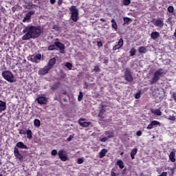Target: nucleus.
Wrapping results in <instances>:
<instances>
[{"instance_id": "obj_16", "label": "nucleus", "mask_w": 176, "mask_h": 176, "mask_svg": "<svg viewBox=\"0 0 176 176\" xmlns=\"http://www.w3.org/2000/svg\"><path fill=\"white\" fill-rule=\"evenodd\" d=\"M140 54H146L148 53V49L145 46H141L138 48Z\"/></svg>"}, {"instance_id": "obj_45", "label": "nucleus", "mask_w": 176, "mask_h": 176, "mask_svg": "<svg viewBox=\"0 0 176 176\" xmlns=\"http://www.w3.org/2000/svg\"><path fill=\"white\" fill-rule=\"evenodd\" d=\"M109 138L107 137H104L100 139V141L101 142H107V141H108Z\"/></svg>"}, {"instance_id": "obj_3", "label": "nucleus", "mask_w": 176, "mask_h": 176, "mask_svg": "<svg viewBox=\"0 0 176 176\" xmlns=\"http://www.w3.org/2000/svg\"><path fill=\"white\" fill-rule=\"evenodd\" d=\"M69 11L71 12V19L74 23H76V21L79 20V10L76 8V6H72L69 8Z\"/></svg>"}, {"instance_id": "obj_51", "label": "nucleus", "mask_w": 176, "mask_h": 176, "mask_svg": "<svg viewBox=\"0 0 176 176\" xmlns=\"http://www.w3.org/2000/svg\"><path fill=\"white\" fill-rule=\"evenodd\" d=\"M72 138H74V135H70L69 137L67 139V141L68 142H69L72 141Z\"/></svg>"}, {"instance_id": "obj_60", "label": "nucleus", "mask_w": 176, "mask_h": 176, "mask_svg": "<svg viewBox=\"0 0 176 176\" xmlns=\"http://www.w3.org/2000/svg\"><path fill=\"white\" fill-rule=\"evenodd\" d=\"M170 171H171L172 175L174 174V168H170Z\"/></svg>"}, {"instance_id": "obj_53", "label": "nucleus", "mask_w": 176, "mask_h": 176, "mask_svg": "<svg viewBox=\"0 0 176 176\" xmlns=\"http://www.w3.org/2000/svg\"><path fill=\"white\" fill-rule=\"evenodd\" d=\"M136 135H138V137H141V135H142V131H138L136 133Z\"/></svg>"}, {"instance_id": "obj_29", "label": "nucleus", "mask_w": 176, "mask_h": 176, "mask_svg": "<svg viewBox=\"0 0 176 176\" xmlns=\"http://www.w3.org/2000/svg\"><path fill=\"white\" fill-rule=\"evenodd\" d=\"M26 134L27 138H28V140H31L32 138V131H31L30 129H28L26 131Z\"/></svg>"}, {"instance_id": "obj_48", "label": "nucleus", "mask_w": 176, "mask_h": 176, "mask_svg": "<svg viewBox=\"0 0 176 176\" xmlns=\"http://www.w3.org/2000/svg\"><path fill=\"white\" fill-rule=\"evenodd\" d=\"M102 61L103 64H105L106 65H108V63H109V60L108 59V58H104Z\"/></svg>"}, {"instance_id": "obj_11", "label": "nucleus", "mask_w": 176, "mask_h": 176, "mask_svg": "<svg viewBox=\"0 0 176 176\" xmlns=\"http://www.w3.org/2000/svg\"><path fill=\"white\" fill-rule=\"evenodd\" d=\"M85 120H86L85 118H80L78 120V124H80V126L81 127H89V126L91 125V122H85Z\"/></svg>"}, {"instance_id": "obj_24", "label": "nucleus", "mask_w": 176, "mask_h": 176, "mask_svg": "<svg viewBox=\"0 0 176 176\" xmlns=\"http://www.w3.org/2000/svg\"><path fill=\"white\" fill-rule=\"evenodd\" d=\"M105 135H107V138H113V137H115V133H113V131H107L104 132Z\"/></svg>"}, {"instance_id": "obj_17", "label": "nucleus", "mask_w": 176, "mask_h": 176, "mask_svg": "<svg viewBox=\"0 0 176 176\" xmlns=\"http://www.w3.org/2000/svg\"><path fill=\"white\" fill-rule=\"evenodd\" d=\"M16 148H20L21 149H28L27 145L24 144L23 142H18L15 146Z\"/></svg>"}, {"instance_id": "obj_25", "label": "nucleus", "mask_w": 176, "mask_h": 176, "mask_svg": "<svg viewBox=\"0 0 176 176\" xmlns=\"http://www.w3.org/2000/svg\"><path fill=\"white\" fill-rule=\"evenodd\" d=\"M151 112L154 113V115H157V116H162V111L159 109H152Z\"/></svg>"}, {"instance_id": "obj_55", "label": "nucleus", "mask_w": 176, "mask_h": 176, "mask_svg": "<svg viewBox=\"0 0 176 176\" xmlns=\"http://www.w3.org/2000/svg\"><path fill=\"white\" fill-rule=\"evenodd\" d=\"M97 45H98V47H102V42L98 41Z\"/></svg>"}, {"instance_id": "obj_18", "label": "nucleus", "mask_w": 176, "mask_h": 176, "mask_svg": "<svg viewBox=\"0 0 176 176\" xmlns=\"http://www.w3.org/2000/svg\"><path fill=\"white\" fill-rule=\"evenodd\" d=\"M175 155H176V151H171L168 155L169 160L172 163H175Z\"/></svg>"}, {"instance_id": "obj_47", "label": "nucleus", "mask_w": 176, "mask_h": 176, "mask_svg": "<svg viewBox=\"0 0 176 176\" xmlns=\"http://www.w3.org/2000/svg\"><path fill=\"white\" fill-rule=\"evenodd\" d=\"M38 74L45 75V68H43L38 71Z\"/></svg>"}, {"instance_id": "obj_43", "label": "nucleus", "mask_w": 176, "mask_h": 176, "mask_svg": "<svg viewBox=\"0 0 176 176\" xmlns=\"http://www.w3.org/2000/svg\"><path fill=\"white\" fill-rule=\"evenodd\" d=\"M140 97H141V91H138L137 94H135V98H136V100H138V98H140Z\"/></svg>"}, {"instance_id": "obj_28", "label": "nucleus", "mask_w": 176, "mask_h": 176, "mask_svg": "<svg viewBox=\"0 0 176 176\" xmlns=\"http://www.w3.org/2000/svg\"><path fill=\"white\" fill-rule=\"evenodd\" d=\"M131 57H133L137 54V50L135 47H132L129 52Z\"/></svg>"}, {"instance_id": "obj_39", "label": "nucleus", "mask_w": 176, "mask_h": 176, "mask_svg": "<svg viewBox=\"0 0 176 176\" xmlns=\"http://www.w3.org/2000/svg\"><path fill=\"white\" fill-rule=\"evenodd\" d=\"M48 50H57V49L56 48V45H51L48 47Z\"/></svg>"}, {"instance_id": "obj_56", "label": "nucleus", "mask_w": 176, "mask_h": 176, "mask_svg": "<svg viewBox=\"0 0 176 176\" xmlns=\"http://www.w3.org/2000/svg\"><path fill=\"white\" fill-rule=\"evenodd\" d=\"M99 118H101V119H104V113H99L98 114Z\"/></svg>"}, {"instance_id": "obj_8", "label": "nucleus", "mask_w": 176, "mask_h": 176, "mask_svg": "<svg viewBox=\"0 0 176 176\" xmlns=\"http://www.w3.org/2000/svg\"><path fill=\"white\" fill-rule=\"evenodd\" d=\"M56 64V58H52L49 60L47 66L45 67V74H47L52 68H53V66Z\"/></svg>"}, {"instance_id": "obj_62", "label": "nucleus", "mask_w": 176, "mask_h": 176, "mask_svg": "<svg viewBox=\"0 0 176 176\" xmlns=\"http://www.w3.org/2000/svg\"><path fill=\"white\" fill-rule=\"evenodd\" d=\"M62 94H64V96H67V91H64Z\"/></svg>"}, {"instance_id": "obj_19", "label": "nucleus", "mask_w": 176, "mask_h": 176, "mask_svg": "<svg viewBox=\"0 0 176 176\" xmlns=\"http://www.w3.org/2000/svg\"><path fill=\"white\" fill-rule=\"evenodd\" d=\"M3 111H6V102L0 100V113Z\"/></svg>"}, {"instance_id": "obj_63", "label": "nucleus", "mask_w": 176, "mask_h": 176, "mask_svg": "<svg viewBox=\"0 0 176 176\" xmlns=\"http://www.w3.org/2000/svg\"><path fill=\"white\" fill-rule=\"evenodd\" d=\"M88 85H87V82H85V87H84V89H87Z\"/></svg>"}, {"instance_id": "obj_31", "label": "nucleus", "mask_w": 176, "mask_h": 176, "mask_svg": "<svg viewBox=\"0 0 176 176\" xmlns=\"http://www.w3.org/2000/svg\"><path fill=\"white\" fill-rule=\"evenodd\" d=\"M60 87V82H56L52 87V90H57Z\"/></svg>"}, {"instance_id": "obj_2", "label": "nucleus", "mask_w": 176, "mask_h": 176, "mask_svg": "<svg viewBox=\"0 0 176 176\" xmlns=\"http://www.w3.org/2000/svg\"><path fill=\"white\" fill-rule=\"evenodd\" d=\"M167 74V70L160 68L154 72L153 78L149 80L150 85H156L161 78H163Z\"/></svg>"}, {"instance_id": "obj_6", "label": "nucleus", "mask_w": 176, "mask_h": 176, "mask_svg": "<svg viewBox=\"0 0 176 176\" xmlns=\"http://www.w3.org/2000/svg\"><path fill=\"white\" fill-rule=\"evenodd\" d=\"M151 23H153V25L155 27H157L158 28H162L164 27V21L162 18L158 19H153L151 21Z\"/></svg>"}, {"instance_id": "obj_30", "label": "nucleus", "mask_w": 176, "mask_h": 176, "mask_svg": "<svg viewBox=\"0 0 176 176\" xmlns=\"http://www.w3.org/2000/svg\"><path fill=\"white\" fill-rule=\"evenodd\" d=\"M34 124L35 127H40L41 126V121L38 119H35L34 120Z\"/></svg>"}, {"instance_id": "obj_22", "label": "nucleus", "mask_w": 176, "mask_h": 176, "mask_svg": "<svg viewBox=\"0 0 176 176\" xmlns=\"http://www.w3.org/2000/svg\"><path fill=\"white\" fill-rule=\"evenodd\" d=\"M138 153V148H135L131 150V157L132 160H134L135 159V155Z\"/></svg>"}, {"instance_id": "obj_35", "label": "nucleus", "mask_w": 176, "mask_h": 176, "mask_svg": "<svg viewBox=\"0 0 176 176\" xmlns=\"http://www.w3.org/2000/svg\"><path fill=\"white\" fill-rule=\"evenodd\" d=\"M82 100H83V92L80 91L79 95L78 96V101H82Z\"/></svg>"}, {"instance_id": "obj_42", "label": "nucleus", "mask_w": 176, "mask_h": 176, "mask_svg": "<svg viewBox=\"0 0 176 176\" xmlns=\"http://www.w3.org/2000/svg\"><path fill=\"white\" fill-rule=\"evenodd\" d=\"M115 171H116L115 168H112L111 170L110 176H118L116 175V173H115Z\"/></svg>"}, {"instance_id": "obj_32", "label": "nucleus", "mask_w": 176, "mask_h": 176, "mask_svg": "<svg viewBox=\"0 0 176 176\" xmlns=\"http://www.w3.org/2000/svg\"><path fill=\"white\" fill-rule=\"evenodd\" d=\"M92 72H101V69L100 68V66H95L94 69L92 70Z\"/></svg>"}, {"instance_id": "obj_9", "label": "nucleus", "mask_w": 176, "mask_h": 176, "mask_svg": "<svg viewBox=\"0 0 176 176\" xmlns=\"http://www.w3.org/2000/svg\"><path fill=\"white\" fill-rule=\"evenodd\" d=\"M14 155L15 156V159L19 160V162H23L24 157H23V155L20 153V151L17 147L14 148Z\"/></svg>"}, {"instance_id": "obj_49", "label": "nucleus", "mask_w": 176, "mask_h": 176, "mask_svg": "<svg viewBox=\"0 0 176 176\" xmlns=\"http://www.w3.org/2000/svg\"><path fill=\"white\" fill-rule=\"evenodd\" d=\"M100 112L101 113H105V112H107V110H105L104 105H102V109H100Z\"/></svg>"}, {"instance_id": "obj_7", "label": "nucleus", "mask_w": 176, "mask_h": 176, "mask_svg": "<svg viewBox=\"0 0 176 176\" xmlns=\"http://www.w3.org/2000/svg\"><path fill=\"white\" fill-rule=\"evenodd\" d=\"M58 156L62 162H67L68 157L67 156V151L64 149H60L58 152Z\"/></svg>"}, {"instance_id": "obj_23", "label": "nucleus", "mask_w": 176, "mask_h": 176, "mask_svg": "<svg viewBox=\"0 0 176 176\" xmlns=\"http://www.w3.org/2000/svg\"><path fill=\"white\" fill-rule=\"evenodd\" d=\"M111 27L115 30V31H118V23H116V21L115 19H112L111 21Z\"/></svg>"}, {"instance_id": "obj_27", "label": "nucleus", "mask_w": 176, "mask_h": 176, "mask_svg": "<svg viewBox=\"0 0 176 176\" xmlns=\"http://www.w3.org/2000/svg\"><path fill=\"white\" fill-rule=\"evenodd\" d=\"M36 101L38 102V104H45V98L44 96H40L37 98Z\"/></svg>"}, {"instance_id": "obj_61", "label": "nucleus", "mask_w": 176, "mask_h": 176, "mask_svg": "<svg viewBox=\"0 0 176 176\" xmlns=\"http://www.w3.org/2000/svg\"><path fill=\"white\" fill-rule=\"evenodd\" d=\"M100 21H102L103 23H105V21H107L105 19H104L103 18H101Z\"/></svg>"}, {"instance_id": "obj_4", "label": "nucleus", "mask_w": 176, "mask_h": 176, "mask_svg": "<svg viewBox=\"0 0 176 176\" xmlns=\"http://www.w3.org/2000/svg\"><path fill=\"white\" fill-rule=\"evenodd\" d=\"M3 78L9 82L10 83H13L14 82V76H13V73L10 71H4L1 73Z\"/></svg>"}, {"instance_id": "obj_38", "label": "nucleus", "mask_w": 176, "mask_h": 176, "mask_svg": "<svg viewBox=\"0 0 176 176\" xmlns=\"http://www.w3.org/2000/svg\"><path fill=\"white\" fill-rule=\"evenodd\" d=\"M168 12L169 13H174V7L172 6H170L168 7Z\"/></svg>"}, {"instance_id": "obj_52", "label": "nucleus", "mask_w": 176, "mask_h": 176, "mask_svg": "<svg viewBox=\"0 0 176 176\" xmlns=\"http://www.w3.org/2000/svg\"><path fill=\"white\" fill-rule=\"evenodd\" d=\"M53 30H55V31H58V30H60V28H58V25H55L53 26Z\"/></svg>"}, {"instance_id": "obj_15", "label": "nucleus", "mask_w": 176, "mask_h": 176, "mask_svg": "<svg viewBox=\"0 0 176 176\" xmlns=\"http://www.w3.org/2000/svg\"><path fill=\"white\" fill-rule=\"evenodd\" d=\"M123 38H120L117 44L113 47V51L116 52V50H119V49L123 47Z\"/></svg>"}, {"instance_id": "obj_40", "label": "nucleus", "mask_w": 176, "mask_h": 176, "mask_svg": "<svg viewBox=\"0 0 176 176\" xmlns=\"http://www.w3.org/2000/svg\"><path fill=\"white\" fill-rule=\"evenodd\" d=\"M65 67H67V68H68V69H72V63L67 62L65 64Z\"/></svg>"}, {"instance_id": "obj_37", "label": "nucleus", "mask_w": 176, "mask_h": 176, "mask_svg": "<svg viewBox=\"0 0 176 176\" xmlns=\"http://www.w3.org/2000/svg\"><path fill=\"white\" fill-rule=\"evenodd\" d=\"M130 3H131V0H123V5H124V6H129Z\"/></svg>"}, {"instance_id": "obj_58", "label": "nucleus", "mask_w": 176, "mask_h": 176, "mask_svg": "<svg viewBox=\"0 0 176 176\" xmlns=\"http://www.w3.org/2000/svg\"><path fill=\"white\" fill-rule=\"evenodd\" d=\"M50 3L54 5V3H56V0H50Z\"/></svg>"}, {"instance_id": "obj_44", "label": "nucleus", "mask_w": 176, "mask_h": 176, "mask_svg": "<svg viewBox=\"0 0 176 176\" xmlns=\"http://www.w3.org/2000/svg\"><path fill=\"white\" fill-rule=\"evenodd\" d=\"M83 162H85V160H83V158H78L77 160L78 164H82Z\"/></svg>"}, {"instance_id": "obj_13", "label": "nucleus", "mask_w": 176, "mask_h": 176, "mask_svg": "<svg viewBox=\"0 0 176 176\" xmlns=\"http://www.w3.org/2000/svg\"><path fill=\"white\" fill-rule=\"evenodd\" d=\"M41 58H42V55L41 54L32 55L30 57V61H32V63H35L36 64H38V63H39L38 60H41Z\"/></svg>"}, {"instance_id": "obj_21", "label": "nucleus", "mask_w": 176, "mask_h": 176, "mask_svg": "<svg viewBox=\"0 0 176 176\" xmlns=\"http://www.w3.org/2000/svg\"><path fill=\"white\" fill-rule=\"evenodd\" d=\"M108 153V150L107 148H103L99 153L100 159H102V157H105V155Z\"/></svg>"}, {"instance_id": "obj_26", "label": "nucleus", "mask_w": 176, "mask_h": 176, "mask_svg": "<svg viewBox=\"0 0 176 176\" xmlns=\"http://www.w3.org/2000/svg\"><path fill=\"white\" fill-rule=\"evenodd\" d=\"M117 166L121 169L124 168V162L122 160H119L116 162Z\"/></svg>"}, {"instance_id": "obj_1", "label": "nucleus", "mask_w": 176, "mask_h": 176, "mask_svg": "<svg viewBox=\"0 0 176 176\" xmlns=\"http://www.w3.org/2000/svg\"><path fill=\"white\" fill-rule=\"evenodd\" d=\"M23 33L25 34V35L22 36V40L28 41L29 39H35V38H38L42 33V31L35 26L28 25L23 29Z\"/></svg>"}, {"instance_id": "obj_41", "label": "nucleus", "mask_w": 176, "mask_h": 176, "mask_svg": "<svg viewBox=\"0 0 176 176\" xmlns=\"http://www.w3.org/2000/svg\"><path fill=\"white\" fill-rule=\"evenodd\" d=\"M31 19V16L27 14L26 16L23 18V22L25 23L26 20H30Z\"/></svg>"}, {"instance_id": "obj_57", "label": "nucleus", "mask_w": 176, "mask_h": 176, "mask_svg": "<svg viewBox=\"0 0 176 176\" xmlns=\"http://www.w3.org/2000/svg\"><path fill=\"white\" fill-rule=\"evenodd\" d=\"M63 1H64V0H58V6H61V5L63 3Z\"/></svg>"}, {"instance_id": "obj_33", "label": "nucleus", "mask_w": 176, "mask_h": 176, "mask_svg": "<svg viewBox=\"0 0 176 176\" xmlns=\"http://www.w3.org/2000/svg\"><path fill=\"white\" fill-rule=\"evenodd\" d=\"M34 8H35V6L34 4H32V3H29L28 5H26V9H34Z\"/></svg>"}, {"instance_id": "obj_64", "label": "nucleus", "mask_w": 176, "mask_h": 176, "mask_svg": "<svg viewBox=\"0 0 176 176\" xmlns=\"http://www.w3.org/2000/svg\"><path fill=\"white\" fill-rule=\"evenodd\" d=\"M45 102H47V98H45Z\"/></svg>"}, {"instance_id": "obj_12", "label": "nucleus", "mask_w": 176, "mask_h": 176, "mask_svg": "<svg viewBox=\"0 0 176 176\" xmlns=\"http://www.w3.org/2000/svg\"><path fill=\"white\" fill-rule=\"evenodd\" d=\"M54 45L56 46V50L57 49H58L60 52V53H64V50H65V45H64V43H62L60 41H56L54 43Z\"/></svg>"}, {"instance_id": "obj_36", "label": "nucleus", "mask_w": 176, "mask_h": 176, "mask_svg": "<svg viewBox=\"0 0 176 176\" xmlns=\"http://www.w3.org/2000/svg\"><path fill=\"white\" fill-rule=\"evenodd\" d=\"M123 20H124V24H129V23L131 21V19L129 17H124Z\"/></svg>"}, {"instance_id": "obj_10", "label": "nucleus", "mask_w": 176, "mask_h": 176, "mask_svg": "<svg viewBox=\"0 0 176 176\" xmlns=\"http://www.w3.org/2000/svg\"><path fill=\"white\" fill-rule=\"evenodd\" d=\"M14 155L15 156V159L19 160V162H23L24 157H23V155L20 153V151L17 147L14 148Z\"/></svg>"}, {"instance_id": "obj_34", "label": "nucleus", "mask_w": 176, "mask_h": 176, "mask_svg": "<svg viewBox=\"0 0 176 176\" xmlns=\"http://www.w3.org/2000/svg\"><path fill=\"white\" fill-rule=\"evenodd\" d=\"M166 119H168V120H172V122H175L176 120V118L174 116H169L168 117H166Z\"/></svg>"}, {"instance_id": "obj_5", "label": "nucleus", "mask_w": 176, "mask_h": 176, "mask_svg": "<svg viewBox=\"0 0 176 176\" xmlns=\"http://www.w3.org/2000/svg\"><path fill=\"white\" fill-rule=\"evenodd\" d=\"M124 78L126 81L129 83H132L134 81V78H133V74H131V70L130 69H126L124 72Z\"/></svg>"}, {"instance_id": "obj_14", "label": "nucleus", "mask_w": 176, "mask_h": 176, "mask_svg": "<svg viewBox=\"0 0 176 176\" xmlns=\"http://www.w3.org/2000/svg\"><path fill=\"white\" fill-rule=\"evenodd\" d=\"M156 126H161L160 122L157 120L151 121V123L147 126V130H152L153 127H156Z\"/></svg>"}, {"instance_id": "obj_46", "label": "nucleus", "mask_w": 176, "mask_h": 176, "mask_svg": "<svg viewBox=\"0 0 176 176\" xmlns=\"http://www.w3.org/2000/svg\"><path fill=\"white\" fill-rule=\"evenodd\" d=\"M57 153H58V152H57V150H56V149L52 150V152H51V154H52V156L57 155Z\"/></svg>"}, {"instance_id": "obj_54", "label": "nucleus", "mask_w": 176, "mask_h": 176, "mask_svg": "<svg viewBox=\"0 0 176 176\" xmlns=\"http://www.w3.org/2000/svg\"><path fill=\"white\" fill-rule=\"evenodd\" d=\"M26 132H27V131H25V130H24V129H21V130L19 131V134H26Z\"/></svg>"}, {"instance_id": "obj_50", "label": "nucleus", "mask_w": 176, "mask_h": 176, "mask_svg": "<svg viewBox=\"0 0 176 176\" xmlns=\"http://www.w3.org/2000/svg\"><path fill=\"white\" fill-rule=\"evenodd\" d=\"M28 14L31 17V16H32L33 14H35V10H34V11H29L28 12Z\"/></svg>"}, {"instance_id": "obj_59", "label": "nucleus", "mask_w": 176, "mask_h": 176, "mask_svg": "<svg viewBox=\"0 0 176 176\" xmlns=\"http://www.w3.org/2000/svg\"><path fill=\"white\" fill-rule=\"evenodd\" d=\"M63 101H64V102H68V100L67 98H63Z\"/></svg>"}, {"instance_id": "obj_20", "label": "nucleus", "mask_w": 176, "mask_h": 176, "mask_svg": "<svg viewBox=\"0 0 176 176\" xmlns=\"http://www.w3.org/2000/svg\"><path fill=\"white\" fill-rule=\"evenodd\" d=\"M159 37H160V33H159L158 32H153L151 34V38L154 41H156V39H157V38Z\"/></svg>"}]
</instances>
